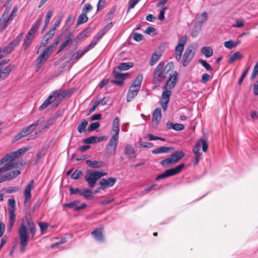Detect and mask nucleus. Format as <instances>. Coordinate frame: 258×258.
<instances>
[{
  "instance_id": "obj_1",
  "label": "nucleus",
  "mask_w": 258,
  "mask_h": 258,
  "mask_svg": "<svg viewBox=\"0 0 258 258\" xmlns=\"http://www.w3.org/2000/svg\"><path fill=\"white\" fill-rule=\"evenodd\" d=\"M26 224L27 225L25 222L23 221L18 230V235L20 240V251L22 253L25 251L29 241V233L27 226L30 231L32 237L35 235L36 231L35 225L31 219H26Z\"/></svg>"
},
{
  "instance_id": "obj_2",
  "label": "nucleus",
  "mask_w": 258,
  "mask_h": 258,
  "mask_svg": "<svg viewBox=\"0 0 258 258\" xmlns=\"http://www.w3.org/2000/svg\"><path fill=\"white\" fill-rule=\"evenodd\" d=\"M174 63L169 62L165 66L164 70V77L168 78L164 86H167L169 89H172L174 87L178 78V74L176 71L174 70Z\"/></svg>"
},
{
  "instance_id": "obj_3",
  "label": "nucleus",
  "mask_w": 258,
  "mask_h": 258,
  "mask_svg": "<svg viewBox=\"0 0 258 258\" xmlns=\"http://www.w3.org/2000/svg\"><path fill=\"white\" fill-rule=\"evenodd\" d=\"M60 41V37L55 39L53 43L45 49L37 59V66L38 68H41L46 62L49 56L53 52L54 48Z\"/></svg>"
},
{
  "instance_id": "obj_4",
  "label": "nucleus",
  "mask_w": 258,
  "mask_h": 258,
  "mask_svg": "<svg viewBox=\"0 0 258 258\" xmlns=\"http://www.w3.org/2000/svg\"><path fill=\"white\" fill-rule=\"evenodd\" d=\"M143 78L142 75H139L133 81L127 93V102L131 101L138 95L140 90Z\"/></svg>"
},
{
  "instance_id": "obj_5",
  "label": "nucleus",
  "mask_w": 258,
  "mask_h": 258,
  "mask_svg": "<svg viewBox=\"0 0 258 258\" xmlns=\"http://www.w3.org/2000/svg\"><path fill=\"white\" fill-rule=\"evenodd\" d=\"M107 174L106 172L92 171H87V174L85 176V179L88 183L90 187L93 188L98 179Z\"/></svg>"
},
{
  "instance_id": "obj_6",
  "label": "nucleus",
  "mask_w": 258,
  "mask_h": 258,
  "mask_svg": "<svg viewBox=\"0 0 258 258\" xmlns=\"http://www.w3.org/2000/svg\"><path fill=\"white\" fill-rule=\"evenodd\" d=\"M74 92V89L72 88L67 90H55L53 91L50 94L52 95L53 98V101H56L58 103H60L67 97L71 96Z\"/></svg>"
},
{
  "instance_id": "obj_7",
  "label": "nucleus",
  "mask_w": 258,
  "mask_h": 258,
  "mask_svg": "<svg viewBox=\"0 0 258 258\" xmlns=\"http://www.w3.org/2000/svg\"><path fill=\"white\" fill-rule=\"evenodd\" d=\"M165 67L164 62H160L154 71L153 78V83L156 86H158L160 84L162 79L166 78V77H164L165 74L164 73Z\"/></svg>"
},
{
  "instance_id": "obj_8",
  "label": "nucleus",
  "mask_w": 258,
  "mask_h": 258,
  "mask_svg": "<svg viewBox=\"0 0 258 258\" xmlns=\"http://www.w3.org/2000/svg\"><path fill=\"white\" fill-rule=\"evenodd\" d=\"M185 164L184 163H181L174 168L167 169L164 172L158 175L156 177V180L159 181L161 179L169 177L175 175L180 173L181 170L184 168Z\"/></svg>"
},
{
  "instance_id": "obj_9",
  "label": "nucleus",
  "mask_w": 258,
  "mask_h": 258,
  "mask_svg": "<svg viewBox=\"0 0 258 258\" xmlns=\"http://www.w3.org/2000/svg\"><path fill=\"white\" fill-rule=\"evenodd\" d=\"M29 149V147L22 148L19 149L17 151L12 152L10 154H6L0 160V166L3 164L4 163L9 161V160H13L15 158H19L22 155L26 152Z\"/></svg>"
},
{
  "instance_id": "obj_10",
  "label": "nucleus",
  "mask_w": 258,
  "mask_h": 258,
  "mask_svg": "<svg viewBox=\"0 0 258 258\" xmlns=\"http://www.w3.org/2000/svg\"><path fill=\"white\" fill-rule=\"evenodd\" d=\"M119 135L114 134L110 138L108 144L106 147V152L109 155H113L115 153L118 146Z\"/></svg>"
},
{
  "instance_id": "obj_11",
  "label": "nucleus",
  "mask_w": 258,
  "mask_h": 258,
  "mask_svg": "<svg viewBox=\"0 0 258 258\" xmlns=\"http://www.w3.org/2000/svg\"><path fill=\"white\" fill-rule=\"evenodd\" d=\"M196 53V48L193 45H189L185 50L182 59V64L183 67L187 66L193 58Z\"/></svg>"
},
{
  "instance_id": "obj_12",
  "label": "nucleus",
  "mask_w": 258,
  "mask_h": 258,
  "mask_svg": "<svg viewBox=\"0 0 258 258\" xmlns=\"http://www.w3.org/2000/svg\"><path fill=\"white\" fill-rule=\"evenodd\" d=\"M171 89H169L167 86H164L163 91L160 100L161 105L164 111L167 109L168 103L170 100V96L171 95Z\"/></svg>"
},
{
  "instance_id": "obj_13",
  "label": "nucleus",
  "mask_w": 258,
  "mask_h": 258,
  "mask_svg": "<svg viewBox=\"0 0 258 258\" xmlns=\"http://www.w3.org/2000/svg\"><path fill=\"white\" fill-rule=\"evenodd\" d=\"M23 33L19 34L15 39L11 41L7 46L4 47V49H2L3 53L5 54V53H11L14 48L19 44L23 37Z\"/></svg>"
},
{
  "instance_id": "obj_14",
  "label": "nucleus",
  "mask_w": 258,
  "mask_h": 258,
  "mask_svg": "<svg viewBox=\"0 0 258 258\" xmlns=\"http://www.w3.org/2000/svg\"><path fill=\"white\" fill-rule=\"evenodd\" d=\"M116 181L117 178L116 177H109L108 179L102 178L99 182V184L101 186L100 188L104 190L107 187H111Z\"/></svg>"
},
{
  "instance_id": "obj_15",
  "label": "nucleus",
  "mask_w": 258,
  "mask_h": 258,
  "mask_svg": "<svg viewBox=\"0 0 258 258\" xmlns=\"http://www.w3.org/2000/svg\"><path fill=\"white\" fill-rule=\"evenodd\" d=\"M103 231V227H99L93 230L91 234L93 236L95 240L99 242H103L104 241Z\"/></svg>"
},
{
  "instance_id": "obj_16",
  "label": "nucleus",
  "mask_w": 258,
  "mask_h": 258,
  "mask_svg": "<svg viewBox=\"0 0 258 258\" xmlns=\"http://www.w3.org/2000/svg\"><path fill=\"white\" fill-rule=\"evenodd\" d=\"M32 131L31 130L30 127L28 126L27 127L22 130L21 132H20L18 134H17L12 140V143H15L22 138L27 136L29 135Z\"/></svg>"
},
{
  "instance_id": "obj_17",
  "label": "nucleus",
  "mask_w": 258,
  "mask_h": 258,
  "mask_svg": "<svg viewBox=\"0 0 258 258\" xmlns=\"http://www.w3.org/2000/svg\"><path fill=\"white\" fill-rule=\"evenodd\" d=\"M162 114H161V110L160 108H156L153 113L152 115V125L154 126H157L161 118Z\"/></svg>"
},
{
  "instance_id": "obj_18",
  "label": "nucleus",
  "mask_w": 258,
  "mask_h": 258,
  "mask_svg": "<svg viewBox=\"0 0 258 258\" xmlns=\"http://www.w3.org/2000/svg\"><path fill=\"white\" fill-rule=\"evenodd\" d=\"M20 173L21 172L19 170L7 173L0 177V183L5 181L12 180L18 176Z\"/></svg>"
},
{
  "instance_id": "obj_19",
  "label": "nucleus",
  "mask_w": 258,
  "mask_h": 258,
  "mask_svg": "<svg viewBox=\"0 0 258 258\" xmlns=\"http://www.w3.org/2000/svg\"><path fill=\"white\" fill-rule=\"evenodd\" d=\"M34 180H31L26 186V188L24 191V204L26 203L27 201H29L31 198V190L34 186Z\"/></svg>"
},
{
  "instance_id": "obj_20",
  "label": "nucleus",
  "mask_w": 258,
  "mask_h": 258,
  "mask_svg": "<svg viewBox=\"0 0 258 258\" xmlns=\"http://www.w3.org/2000/svg\"><path fill=\"white\" fill-rule=\"evenodd\" d=\"M10 162L7 164L5 166L0 168V174L10 170L12 167L17 168L19 166H23V164L18 162H12L13 160H10Z\"/></svg>"
},
{
  "instance_id": "obj_21",
  "label": "nucleus",
  "mask_w": 258,
  "mask_h": 258,
  "mask_svg": "<svg viewBox=\"0 0 258 258\" xmlns=\"http://www.w3.org/2000/svg\"><path fill=\"white\" fill-rule=\"evenodd\" d=\"M200 142H197L192 149L193 153L195 155V161L194 162L195 165H197L200 160V157L201 154V153L200 152Z\"/></svg>"
},
{
  "instance_id": "obj_22",
  "label": "nucleus",
  "mask_w": 258,
  "mask_h": 258,
  "mask_svg": "<svg viewBox=\"0 0 258 258\" xmlns=\"http://www.w3.org/2000/svg\"><path fill=\"white\" fill-rule=\"evenodd\" d=\"M41 23V19H39L32 26V27L28 32L26 36L32 37L33 38L34 34L37 32Z\"/></svg>"
},
{
  "instance_id": "obj_23",
  "label": "nucleus",
  "mask_w": 258,
  "mask_h": 258,
  "mask_svg": "<svg viewBox=\"0 0 258 258\" xmlns=\"http://www.w3.org/2000/svg\"><path fill=\"white\" fill-rule=\"evenodd\" d=\"M86 163L90 167L97 168L104 167L105 163L104 162L96 160H87Z\"/></svg>"
},
{
  "instance_id": "obj_24",
  "label": "nucleus",
  "mask_w": 258,
  "mask_h": 258,
  "mask_svg": "<svg viewBox=\"0 0 258 258\" xmlns=\"http://www.w3.org/2000/svg\"><path fill=\"white\" fill-rule=\"evenodd\" d=\"M14 65H9L7 67H6L4 70L0 71V79H4L7 78L10 73L12 72V70L14 69Z\"/></svg>"
},
{
  "instance_id": "obj_25",
  "label": "nucleus",
  "mask_w": 258,
  "mask_h": 258,
  "mask_svg": "<svg viewBox=\"0 0 258 258\" xmlns=\"http://www.w3.org/2000/svg\"><path fill=\"white\" fill-rule=\"evenodd\" d=\"M184 156L185 153L182 151H176L170 155L174 163H177Z\"/></svg>"
},
{
  "instance_id": "obj_26",
  "label": "nucleus",
  "mask_w": 258,
  "mask_h": 258,
  "mask_svg": "<svg viewBox=\"0 0 258 258\" xmlns=\"http://www.w3.org/2000/svg\"><path fill=\"white\" fill-rule=\"evenodd\" d=\"M18 10V6L16 5L14 6L11 14L9 16L8 18L7 19V21L5 22V25L3 28V31H4L9 25V23L13 20V17L14 15L17 13V12Z\"/></svg>"
},
{
  "instance_id": "obj_27",
  "label": "nucleus",
  "mask_w": 258,
  "mask_h": 258,
  "mask_svg": "<svg viewBox=\"0 0 258 258\" xmlns=\"http://www.w3.org/2000/svg\"><path fill=\"white\" fill-rule=\"evenodd\" d=\"M125 155L129 158H134L135 157V152L134 148L130 145H127L125 148Z\"/></svg>"
},
{
  "instance_id": "obj_28",
  "label": "nucleus",
  "mask_w": 258,
  "mask_h": 258,
  "mask_svg": "<svg viewBox=\"0 0 258 258\" xmlns=\"http://www.w3.org/2000/svg\"><path fill=\"white\" fill-rule=\"evenodd\" d=\"M9 206L8 210L10 213V215H16V202L14 198L10 199L9 200Z\"/></svg>"
},
{
  "instance_id": "obj_29",
  "label": "nucleus",
  "mask_w": 258,
  "mask_h": 258,
  "mask_svg": "<svg viewBox=\"0 0 258 258\" xmlns=\"http://www.w3.org/2000/svg\"><path fill=\"white\" fill-rule=\"evenodd\" d=\"M167 127L168 129H173L176 131H180L184 128V126L182 124L167 123Z\"/></svg>"
},
{
  "instance_id": "obj_30",
  "label": "nucleus",
  "mask_w": 258,
  "mask_h": 258,
  "mask_svg": "<svg viewBox=\"0 0 258 258\" xmlns=\"http://www.w3.org/2000/svg\"><path fill=\"white\" fill-rule=\"evenodd\" d=\"M74 38V35L72 34H70L67 37L66 40H65L59 46V50L57 52V54L61 52L63 49L70 43L72 42L73 39Z\"/></svg>"
},
{
  "instance_id": "obj_31",
  "label": "nucleus",
  "mask_w": 258,
  "mask_h": 258,
  "mask_svg": "<svg viewBox=\"0 0 258 258\" xmlns=\"http://www.w3.org/2000/svg\"><path fill=\"white\" fill-rule=\"evenodd\" d=\"M173 148L171 147H167L165 146H162L159 148H158L155 150L152 151V153L154 154H158L161 153H168L169 151L172 149Z\"/></svg>"
},
{
  "instance_id": "obj_32",
  "label": "nucleus",
  "mask_w": 258,
  "mask_h": 258,
  "mask_svg": "<svg viewBox=\"0 0 258 258\" xmlns=\"http://www.w3.org/2000/svg\"><path fill=\"white\" fill-rule=\"evenodd\" d=\"M184 47L182 45H177L175 49V59L177 61H179L181 59V54L183 50Z\"/></svg>"
},
{
  "instance_id": "obj_33",
  "label": "nucleus",
  "mask_w": 258,
  "mask_h": 258,
  "mask_svg": "<svg viewBox=\"0 0 258 258\" xmlns=\"http://www.w3.org/2000/svg\"><path fill=\"white\" fill-rule=\"evenodd\" d=\"M120 71L118 68H115L113 72V75L114 77L116 79H125L126 77L128 76V73H123L121 74L119 72Z\"/></svg>"
},
{
  "instance_id": "obj_34",
  "label": "nucleus",
  "mask_w": 258,
  "mask_h": 258,
  "mask_svg": "<svg viewBox=\"0 0 258 258\" xmlns=\"http://www.w3.org/2000/svg\"><path fill=\"white\" fill-rule=\"evenodd\" d=\"M134 66V63L132 62H122L120 63L117 68L121 71L127 70Z\"/></svg>"
},
{
  "instance_id": "obj_35",
  "label": "nucleus",
  "mask_w": 258,
  "mask_h": 258,
  "mask_svg": "<svg viewBox=\"0 0 258 258\" xmlns=\"http://www.w3.org/2000/svg\"><path fill=\"white\" fill-rule=\"evenodd\" d=\"M242 58V55L239 51H236L229 56V62H233L236 59H239Z\"/></svg>"
},
{
  "instance_id": "obj_36",
  "label": "nucleus",
  "mask_w": 258,
  "mask_h": 258,
  "mask_svg": "<svg viewBox=\"0 0 258 258\" xmlns=\"http://www.w3.org/2000/svg\"><path fill=\"white\" fill-rule=\"evenodd\" d=\"M202 53L207 57L211 56L213 54V51L211 47L205 46L201 49Z\"/></svg>"
},
{
  "instance_id": "obj_37",
  "label": "nucleus",
  "mask_w": 258,
  "mask_h": 258,
  "mask_svg": "<svg viewBox=\"0 0 258 258\" xmlns=\"http://www.w3.org/2000/svg\"><path fill=\"white\" fill-rule=\"evenodd\" d=\"M32 39V37H30L26 35L23 43L24 50L25 51H26L28 48H29L30 46Z\"/></svg>"
},
{
  "instance_id": "obj_38",
  "label": "nucleus",
  "mask_w": 258,
  "mask_h": 258,
  "mask_svg": "<svg viewBox=\"0 0 258 258\" xmlns=\"http://www.w3.org/2000/svg\"><path fill=\"white\" fill-rule=\"evenodd\" d=\"M52 95H49V96L45 99L43 104L39 107V110H43L46 108L50 103L53 102L52 99Z\"/></svg>"
},
{
  "instance_id": "obj_39",
  "label": "nucleus",
  "mask_w": 258,
  "mask_h": 258,
  "mask_svg": "<svg viewBox=\"0 0 258 258\" xmlns=\"http://www.w3.org/2000/svg\"><path fill=\"white\" fill-rule=\"evenodd\" d=\"M81 195L87 200H90L93 195V191L87 188L82 189Z\"/></svg>"
},
{
  "instance_id": "obj_40",
  "label": "nucleus",
  "mask_w": 258,
  "mask_h": 258,
  "mask_svg": "<svg viewBox=\"0 0 258 258\" xmlns=\"http://www.w3.org/2000/svg\"><path fill=\"white\" fill-rule=\"evenodd\" d=\"M160 164L164 167H168L170 166L175 164L172 158L170 156L169 158H166L160 162Z\"/></svg>"
},
{
  "instance_id": "obj_41",
  "label": "nucleus",
  "mask_w": 258,
  "mask_h": 258,
  "mask_svg": "<svg viewBox=\"0 0 258 258\" xmlns=\"http://www.w3.org/2000/svg\"><path fill=\"white\" fill-rule=\"evenodd\" d=\"M57 119V117L56 116H52L50 118H49L46 122L45 124L43 125L42 126V130H47V128H48L50 126H51V125H52L54 122L56 121Z\"/></svg>"
},
{
  "instance_id": "obj_42",
  "label": "nucleus",
  "mask_w": 258,
  "mask_h": 258,
  "mask_svg": "<svg viewBox=\"0 0 258 258\" xmlns=\"http://www.w3.org/2000/svg\"><path fill=\"white\" fill-rule=\"evenodd\" d=\"M119 119L118 117H116L113 122L112 124V131L115 132L114 134H117V135H119Z\"/></svg>"
},
{
  "instance_id": "obj_43",
  "label": "nucleus",
  "mask_w": 258,
  "mask_h": 258,
  "mask_svg": "<svg viewBox=\"0 0 258 258\" xmlns=\"http://www.w3.org/2000/svg\"><path fill=\"white\" fill-rule=\"evenodd\" d=\"M88 122L86 119H84L82 122L79 124L78 126V130L80 133L84 132L86 130V127L88 125Z\"/></svg>"
},
{
  "instance_id": "obj_44",
  "label": "nucleus",
  "mask_w": 258,
  "mask_h": 258,
  "mask_svg": "<svg viewBox=\"0 0 258 258\" xmlns=\"http://www.w3.org/2000/svg\"><path fill=\"white\" fill-rule=\"evenodd\" d=\"M80 203L79 201H75L69 203H67L63 205L65 207L73 208L74 211H78L76 210V208L78 207V205Z\"/></svg>"
},
{
  "instance_id": "obj_45",
  "label": "nucleus",
  "mask_w": 258,
  "mask_h": 258,
  "mask_svg": "<svg viewBox=\"0 0 258 258\" xmlns=\"http://www.w3.org/2000/svg\"><path fill=\"white\" fill-rule=\"evenodd\" d=\"M86 15L87 14H84L83 13H82L81 15H80V16H79V17L78 18V21H77V24L78 25L83 24L88 21V18L87 17Z\"/></svg>"
},
{
  "instance_id": "obj_46",
  "label": "nucleus",
  "mask_w": 258,
  "mask_h": 258,
  "mask_svg": "<svg viewBox=\"0 0 258 258\" xmlns=\"http://www.w3.org/2000/svg\"><path fill=\"white\" fill-rule=\"evenodd\" d=\"M161 54H158L156 53H154L151 58L150 64L151 66L154 65L157 61L160 58Z\"/></svg>"
},
{
  "instance_id": "obj_47",
  "label": "nucleus",
  "mask_w": 258,
  "mask_h": 258,
  "mask_svg": "<svg viewBox=\"0 0 258 258\" xmlns=\"http://www.w3.org/2000/svg\"><path fill=\"white\" fill-rule=\"evenodd\" d=\"M84 143L86 144L97 143V136H90L84 140Z\"/></svg>"
},
{
  "instance_id": "obj_48",
  "label": "nucleus",
  "mask_w": 258,
  "mask_h": 258,
  "mask_svg": "<svg viewBox=\"0 0 258 258\" xmlns=\"http://www.w3.org/2000/svg\"><path fill=\"white\" fill-rule=\"evenodd\" d=\"M82 175L83 172L81 170H76L71 175V178L74 180H77Z\"/></svg>"
},
{
  "instance_id": "obj_49",
  "label": "nucleus",
  "mask_w": 258,
  "mask_h": 258,
  "mask_svg": "<svg viewBox=\"0 0 258 258\" xmlns=\"http://www.w3.org/2000/svg\"><path fill=\"white\" fill-rule=\"evenodd\" d=\"M16 220V215H10V221H9V225L8 227V230L11 231L14 225V223Z\"/></svg>"
},
{
  "instance_id": "obj_50",
  "label": "nucleus",
  "mask_w": 258,
  "mask_h": 258,
  "mask_svg": "<svg viewBox=\"0 0 258 258\" xmlns=\"http://www.w3.org/2000/svg\"><path fill=\"white\" fill-rule=\"evenodd\" d=\"M100 126V123L99 122H94L91 123L88 128V132H90L95 130Z\"/></svg>"
},
{
  "instance_id": "obj_51",
  "label": "nucleus",
  "mask_w": 258,
  "mask_h": 258,
  "mask_svg": "<svg viewBox=\"0 0 258 258\" xmlns=\"http://www.w3.org/2000/svg\"><path fill=\"white\" fill-rule=\"evenodd\" d=\"M198 142H200L201 146L202 145V150L203 152H207L208 149V144L207 142L203 139H200L198 141Z\"/></svg>"
},
{
  "instance_id": "obj_52",
  "label": "nucleus",
  "mask_w": 258,
  "mask_h": 258,
  "mask_svg": "<svg viewBox=\"0 0 258 258\" xmlns=\"http://www.w3.org/2000/svg\"><path fill=\"white\" fill-rule=\"evenodd\" d=\"M258 74V61L255 63L254 68L253 69L252 72L251 74L250 79L252 80L255 78V77Z\"/></svg>"
},
{
  "instance_id": "obj_53",
  "label": "nucleus",
  "mask_w": 258,
  "mask_h": 258,
  "mask_svg": "<svg viewBox=\"0 0 258 258\" xmlns=\"http://www.w3.org/2000/svg\"><path fill=\"white\" fill-rule=\"evenodd\" d=\"M39 226L40 227L41 234H42L46 230V229L48 228L49 224L46 223L40 222V223H39Z\"/></svg>"
},
{
  "instance_id": "obj_54",
  "label": "nucleus",
  "mask_w": 258,
  "mask_h": 258,
  "mask_svg": "<svg viewBox=\"0 0 258 258\" xmlns=\"http://www.w3.org/2000/svg\"><path fill=\"white\" fill-rule=\"evenodd\" d=\"M200 62L201 64L206 69V70L209 71H211L212 70V68L211 66L207 62V61L204 59H200Z\"/></svg>"
},
{
  "instance_id": "obj_55",
  "label": "nucleus",
  "mask_w": 258,
  "mask_h": 258,
  "mask_svg": "<svg viewBox=\"0 0 258 258\" xmlns=\"http://www.w3.org/2000/svg\"><path fill=\"white\" fill-rule=\"evenodd\" d=\"M140 0H130L128 4V9L127 12H128L131 9L134 8L137 4L139 2Z\"/></svg>"
},
{
  "instance_id": "obj_56",
  "label": "nucleus",
  "mask_w": 258,
  "mask_h": 258,
  "mask_svg": "<svg viewBox=\"0 0 258 258\" xmlns=\"http://www.w3.org/2000/svg\"><path fill=\"white\" fill-rule=\"evenodd\" d=\"M86 53V52L85 51V50H84V51H83L81 53H80L79 52L77 51V52H74L73 54H72V57L74 58V59H76L77 60H78L79 59H80L82 56H83L85 53Z\"/></svg>"
},
{
  "instance_id": "obj_57",
  "label": "nucleus",
  "mask_w": 258,
  "mask_h": 258,
  "mask_svg": "<svg viewBox=\"0 0 258 258\" xmlns=\"http://www.w3.org/2000/svg\"><path fill=\"white\" fill-rule=\"evenodd\" d=\"M20 190V188L17 186H11L8 187L5 192L7 194H10L13 192H16Z\"/></svg>"
},
{
  "instance_id": "obj_58",
  "label": "nucleus",
  "mask_w": 258,
  "mask_h": 258,
  "mask_svg": "<svg viewBox=\"0 0 258 258\" xmlns=\"http://www.w3.org/2000/svg\"><path fill=\"white\" fill-rule=\"evenodd\" d=\"M93 9L92 6L90 4H85L82 9V13L87 14Z\"/></svg>"
},
{
  "instance_id": "obj_59",
  "label": "nucleus",
  "mask_w": 258,
  "mask_h": 258,
  "mask_svg": "<svg viewBox=\"0 0 258 258\" xmlns=\"http://www.w3.org/2000/svg\"><path fill=\"white\" fill-rule=\"evenodd\" d=\"M43 120V118H39L37 120H36L34 123L29 125L31 130L33 131H34L36 126L38 125Z\"/></svg>"
},
{
  "instance_id": "obj_60",
  "label": "nucleus",
  "mask_w": 258,
  "mask_h": 258,
  "mask_svg": "<svg viewBox=\"0 0 258 258\" xmlns=\"http://www.w3.org/2000/svg\"><path fill=\"white\" fill-rule=\"evenodd\" d=\"M187 37L186 35L182 36L179 40L177 45H181L182 46H184L187 42Z\"/></svg>"
},
{
  "instance_id": "obj_61",
  "label": "nucleus",
  "mask_w": 258,
  "mask_h": 258,
  "mask_svg": "<svg viewBox=\"0 0 258 258\" xmlns=\"http://www.w3.org/2000/svg\"><path fill=\"white\" fill-rule=\"evenodd\" d=\"M224 45L226 48L231 49L234 47V41L232 40L225 41Z\"/></svg>"
},
{
  "instance_id": "obj_62",
  "label": "nucleus",
  "mask_w": 258,
  "mask_h": 258,
  "mask_svg": "<svg viewBox=\"0 0 258 258\" xmlns=\"http://www.w3.org/2000/svg\"><path fill=\"white\" fill-rule=\"evenodd\" d=\"M61 21V17H59L57 19V20H55L54 23L53 24V26H52V27L51 28L55 31L56 28L59 26Z\"/></svg>"
},
{
  "instance_id": "obj_63",
  "label": "nucleus",
  "mask_w": 258,
  "mask_h": 258,
  "mask_svg": "<svg viewBox=\"0 0 258 258\" xmlns=\"http://www.w3.org/2000/svg\"><path fill=\"white\" fill-rule=\"evenodd\" d=\"M210 78L211 77L208 74L205 73L202 76L201 82L203 84H206L210 80Z\"/></svg>"
},
{
  "instance_id": "obj_64",
  "label": "nucleus",
  "mask_w": 258,
  "mask_h": 258,
  "mask_svg": "<svg viewBox=\"0 0 258 258\" xmlns=\"http://www.w3.org/2000/svg\"><path fill=\"white\" fill-rule=\"evenodd\" d=\"M55 30L50 28V29L49 30V31L46 35V36H45L46 39H47V40L50 41L53 37V36L55 33Z\"/></svg>"
}]
</instances>
